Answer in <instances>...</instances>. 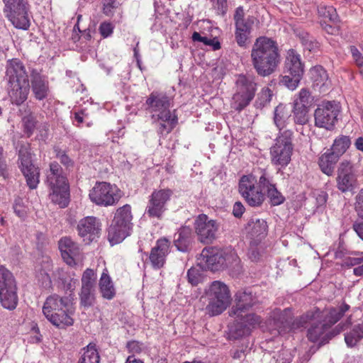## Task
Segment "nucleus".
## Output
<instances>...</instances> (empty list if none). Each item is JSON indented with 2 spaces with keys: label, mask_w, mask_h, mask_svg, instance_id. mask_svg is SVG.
<instances>
[{
  "label": "nucleus",
  "mask_w": 363,
  "mask_h": 363,
  "mask_svg": "<svg viewBox=\"0 0 363 363\" xmlns=\"http://www.w3.org/2000/svg\"><path fill=\"white\" fill-rule=\"evenodd\" d=\"M170 241L166 238H160L151 249L149 261L154 269H160L164 266L167 257L170 252Z\"/></svg>",
  "instance_id": "a211bd4d"
},
{
  "label": "nucleus",
  "mask_w": 363,
  "mask_h": 363,
  "mask_svg": "<svg viewBox=\"0 0 363 363\" xmlns=\"http://www.w3.org/2000/svg\"><path fill=\"white\" fill-rule=\"evenodd\" d=\"M321 312L319 309L316 308L314 311H310L305 314L297 317L294 319L291 318L290 331L305 328L306 324L310 321L316 320L320 318Z\"/></svg>",
  "instance_id": "473e14b6"
},
{
  "label": "nucleus",
  "mask_w": 363,
  "mask_h": 363,
  "mask_svg": "<svg viewBox=\"0 0 363 363\" xmlns=\"http://www.w3.org/2000/svg\"><path fill=\"white\" fill-rule=\"evenodd\" d=\"M291 317L292 314L289 308H286L284 311L279 308H275L270 314L273 326L277 330L279 334L290 332Z\"/></svg>",
  "instance_id": "b1692460"
},
{
  "label": "nucleus",
  "mask_w": 363,
  "mask_h": 363,
  "mask_svg": "<svg viewBox=\"0 0 363 363\" xmlns=\"http://www.w3.org/2000/svg\"><path fill=\"white\" fill-rule=\"evenodd\" d=\"M172 195L173 191L168 188L155 189L149 197L145 213L150 218L162 219Z\"/></svg>",
  "instance_id": "ddd939ff"
},
{
  "label": "nucleus",
  "mask_w": 363,
  "mask_h": 363,
  "mask_svg": "<svg viewBox=\"0 0 363 363\" xmlns=\"http://www.w3.org/2000/svg\"><path fill=\"white\" fill-rule=\"evenodd\" d=\"M147 110L150 112H158L157 118L161 121L170 119L171 112L169 110L170 99L164 94L152 92L146 100Z\"/></svg>",
  "instance_id": "f3484780"
},
{
  "label": "nucleus",
  "mask_w": 363,
  "mask_h": 363,
  "mask_svg": "<svg viewBox=\"0 0 363 363\" xmlns=\"http://www.w3.org/2000/svg\"><path fill=\"white\" fill-rule=\"evenodd\" d=\"M251 62L259 76L265 77L273 74L281 62L277 43L265 36L257 38L251 50Z\"/></svg>",
  "instance_id": "f03ea898"
},
{
  "label": "nucleus",
  "mask_w": 363,
  "mask_h": 363,
  "mask_svg": "<svg viewBox=\"0 0 363 363\" xmlns=\"http://www.w3.org/2000/svg\"><path fill=\"white\" fill-rule=\"evenodd\" d=\"M49 198L60 208L67 207L70 201L69 183H50Z\"/></svg>",
  "instance_id": "4be33fe9"
},
{
  "label": "nucleus",
  "mask_w": 363,
  "mask_h": 363,
  "mask_svg": "<svg viewBox=\"0 0 363 363\" xmlns=\"http://www.w3.org/2000/svg\"><path fill=\"white\" fill-rule=\"evenodd\" d=\"M303 45L309 51H314L318 48V43L308 33L303 35L301 38Z\"/></svg>",
  "instance_id": "3c124183"
},
{
  "label": "nucleus",
  "mask_w": 363,
  "mask_h": 363,
  "mask_svg": "<svg viewBox=\"0 0 363 363\" xmlns=\"http://www.w3.org/2000/svg\"><path fill=\"white\" fill-rule=\"evenodd\" d=\"M355 209L359 217H363V189L357 196Z\"/></svg>",
  "instance_id": "e2e57ef3"
},
{
  "label": "nucleus",
  "mask_w": 363,
  "mask_h": 363,
  "mask_svg": "<svg viewBox=\"0 0 363 363\" xmlns=\"http://www.w3.org/2000/svg\"><path fill=\"white\" fill-rule=\"evenodd\" d=\"M304 73V64L301 62V56L294 49H290L286 52L284 65V74L280 83L289 88L295 89Z\"/></svg>",
  "instance_id": "0eeeda50"
},
{
  "label": "nucleus",
  "mask_w": 363,
  "mask_h": 363,
  "mask_svg": "<svg viewBox=\"0 0 363 363\" xmlns=\"http://www.w3.org/2000/svg\"><path fill=\"white\" fill-rule=\"evenodd\" d=\"M264 183H239V191L251 206H260L265 196Z\"/></svg>",
  "instance_id": "dca6fc26"
},
{
  "label": "nucleus",
  "mask_w": 363,
  "mask_h": 363,
  "mask_svg": "<svg viewBox=\"0 0 363 363\" xmlns=\"http://www.w3.org/2000/svg\"><path fill=\"white\" fill-rule=\"evenodd\" d=\"M359 220L353 224V230L356 232L359 238L363 240V217H359Z\"/></svg>",
  "instance_id": "69168bd1"
},
{
  "label": "nucleus",
  "mask_w": 363,
  "mask_h": 363,
  "mask_svg": "<svg viewBox=\"0 0 363 363\" xmlns=\"http://www.w3.org/2000/svg\"><path fill=\"white\" fill-rule=\"evenodd\" d=\"M13 208L15 213L19 218H24L27 216V211L21 198L18 197L15 199Z\"/></svg>",
  "instance_id": "864d4df0"
},
{
  "label": "nucleus",
  "mask_w": 363,
  "mask_h": 363,
  "mask_svg": "<svg viewBox=\"0 0 363 363\" xmlns=\"http://www.w3.org/2000/svg\"><path fill=\"white\" fill-rule=\"evenodd\" d=\"M99 284L100 292L104 298L111 300L114 298L116 290L106 269L102 272Z\"/></svg>",
  "instance_id": "c85d7f7f"
},
{
  "label": "nucleus",
  "mask_w": 363,
  "mask_h": 363,
  "mask_svg": "<svg viewBox=\"0 0 363 363\" xmlns=\"http://www.w3.org/2000/svg\"><path fill=\"white\" fill-rule=\"evenodd\" d=\"M20 168L26 182H39V170L32 162L28 148L22 146L19 150Z\"/></svg>",
  "instance_id": "aec40b11"
},
{
  "label": "nucleus",
  "mask_w": 363,
  "mask_h": 363,
  "mask_svg": "<svg viewBox=\"0 0 363 363\" xmlns=\"http://www.w3.org/2000/svg\"><path fill=\"white\" fill-rule=\"evenodd\" d=\"M9 96L13 104H22L28 98L30 90L29 82L10 84Z\"/></svg>",
  "instance_id": "bb28decb"
},
{
  "label": "nucleus",
  "mask_w": 363,
  "mask_h": 363,
  "mask_svg": "<svg viewBox=\"0 0 363 363\" xmlns=\"http://www.w3.org/2000/svg\"><path fill=\"white\" fill-rule=\"evenodd\" d=\"M328 329L327 323H313L308 330L307 337L312 342L320 341L319 346L323 345L332 337L330 333H325Z\"/></svg>",
  "instance_id": "393cba45"
},
{
  "label": "nucleus",
  "mask_w": 363,
  "mask_h": 363,
  "mask_svg": "<svg viewBox=\"0 0 363 363\" xmlns=\"http://www.w3.org/2000/svg\"><path fill=\"white\" fill-rule=\"evenodd\" d=\"M248 233L251 238L256 241L261 240L267 235V222L263 219H252L248 223Z\"/></svg>",
  "instance_id": "2f4dec72"
},
{
  "label": "nucleus",
  "mask_w": 363,
  "mask_h": 363,
  "mask_svg": "<svg viewBox=\"0 0 363 363\" xmlns=\"http://www.w3.org/2000/svg\"><path fill=\"white\" fill-rule=\"evenodd\" d=\"M308 108L304 107H300L298 106H294V121L296 123L303 125L306 124L308 121Z\"/></svg>",
  "instance_id": "49530a36"
},
{
  "label": "nucleus",
  "mask_w": 363,
  "mask_h": 363,
  "mask_svg": "<svg viewBox=\"0 0 363 363\" xmlns=\"http://www.w3.org/2000/svg\"><path fill=\"white\" fill-rule=\"evenodd\" d=\"M272 93L268 88H263L257 95V99L255 101V106L257 108L264 107L272 99Z\"/></svg>",
  "instance_id": "a18cd8bd"
},
{
  "label": "nucleus",
  "mask_w": 363,
  "mask_h": 363,
  "mask_svg": "<svg viewBox=\"0 0 363 363\" xmlns=\"http://www.w3.org/2000/svg\"><path fill=\"white\" fill-rule=\"evenodd\" d=\"M99 30L101 36L107 38L112 34L113 26L111 23L103 22L101 23Z\"/></svg>",
  "instance_id": "13d9d810"
},
{
  "label": "nucleus",
  "mask_w": 363,
  "mask_h": 363,
  "mask_svg": "<svg viewBox=\"0 0 363 363\" xmlns=\"http://www.w3.org/2000/svg\"><path fill=\"white\" fill-rule=\"evenodd\" d=\"M350 308V306L344 303L341 306L336 308H331L325 316L324 323H327V326L330 328L335 324Z\"/></svg>",
  "instance_id": "f704fd0d"
},
{
  "label": "nucleus",
  "mask_w": 363,
  "mask_h": 363,
  "mask_svg": "<svg viewBox=\"0 0 363 363\" xmlns=\"http://www.w3.org/2000/svg\"><path fill=\"white\" fill-rule=\"evenodd\" d=\"M187 278L189 283L196 286L199 284L200 280L199 271L196 268H191L187 272Z\"/></svg>",
  "instance_id": "6e6d98bb"
},
{
  "label": "nucleus",
  "mask_w": 363,
  "mask_h": 363,
  "mask_svg": "<svg viewBox=\"0 0 363 363\" xmlns=\"http://www.w3.org/2000/svg\"><path fill=\"white\" fill-rule=\"evenodd\" d=\"M350 51L354 60L357 66H362L363 65V56L361 52L354 46L350 47Z\"/></svg>",
  "instance_id": "0e129e2a"
},
{
  "label": "nucleus",
  "mask_w": 363,
  "mask_h": 363,
  "mask_svg": "<svg viewBox=\"0 0 363 363\" xmlns=\"http://www.w3.org/2000/svg\"><path fill=\"white\" fill-rule=\"evenodd\" d=\"M363 262V257H347L344 260L343 265L350 267Z\"/></svg>",
  "instance_id": "338daca9"
},
{
  "label": "nucleus",
  "mask_w": 363,
  "mask_h": 363,
  "mask_svg": "<svg viewBox=\"0 0 363 363\" xmlns=\"http://www.w3.org/2000/svg\"><path fill=\"white\" fill-rule=\"evenodd\" d=\"M6 76L9 84L29 82L25 67L16 58L8 60Z\"/></svg>",
  "instance_id": "5701e85b"
},
{
  "label": "nucleus",
  "mask_w": 363,
  "mask_h": 363,
  "mask_svg": "<svg viewBox=\"0 0 363 363\" xmlns=\"http://www.w3.org/2000/svg\"><path fill=\"white\" fill-rule=\"evenodd\" d=\"M22 121L24 132L28 135V136H30L33 133L35 128L36 120L35 116L31 113L28 114L23 118Z\"/></svg>",
  "instance_id": "de8ad7c7"
},
{
  "label": "nucleus",
  "mask_w": 363,
  "mask_h": 363,
  "mask_svg": "<svg viewBox=\"0 0 363 363\" xmlns=\"http://www.w3.org/2000/svg\"><path fill=\"white\" fill-rule=\"evenodd\" d=\"M254 97L255 96L250 94H248L247 93L235 90L232 98L233 107L235 110L240 111L250 104Z\"/></svg>",
  "instance_id": "4c0bfd02"
},
{
  "label": "nucleus",
  "mask_w": 363,
  "mask_h": 363,
  "mask_svg": "<svg viewBox=\"0 0 363 363\" xmlns=\"http://www.w3.org/2000/svg\"><path fill=\"white\" fill-rule=\"evenodd\" d=\"M96 277L93 269H86L82 277V287L79 294L80 305L84 308L94 306Z\"/></svg>",
  "instance_id": "2eb2a0df"
},
{
  "label": "nucleus",
  "mask_w": 363,
  "mask_h": 363,
  "mask_svg": "<svg viewBox=\"0 0 363 363\" xmlns=\"http://www.w3.org/2000/svg\"><path fill=\"white\" fill-rule=\"evenodd\" d=\"M293 132L284 130L279 133L275 143L270 148L272 163L281 167L286 166L291 161L294 150Z\"/></svg>",
  "instance_id": "6e6552de"
},
{
  "label": "nucleus",
  "mask_w": 363,
  "mask_h": 363,
  "mask_svg": "<svg viewBox=\"0 0 363 363\" xmlns=\"http://www.w3.org/2000/svg\"><path fill=\"white\" fill-rule=\"evenodd\" d=\"M339 159V157L331 152L323 154L319 158V166L321 171L328 176L332 175Z\"/></svg>",
  "instance_id": "72a5a7b5"
},
{
  "label": "nucleus",
  "mask_w": 363,
  "mask_h": 363,
  "mask_svg": "<svg viewBox=\"0 0 363 363\" xmlns=\"http://www.w3.org/2000/svg\"><path fill=\"white\" fill-rule=\"evenodd\" d=\"M355 179L352 165L349 161H342L337 169V182H352Z\"/></svg>",
  "instance_id": "ea45409f"
},
{
  "label": "nucleus",
  "mask_w": 363,
  "mask_h": 363,
  "mask_svg": "<svg viewBox=\"0 0 363 363\" xmlns=\"http://www.w3.org/2000/svg\"><path fill=\"white\" fill-rule=\"evenodd\" d=\"M318 11L320 16H322L325 19H328L332 23L338 22V16L334 7L320 6Z\"/></svg>",
  "instance_id": "c03bdc74"
},
{
  "label": "nucleus",
  "mask_w": 363,
  "mask_h": 363,
  "mask_svg": "<svg viewBox=\"0 0 363 363\" xmlns=\"http://www.w3.org/2000/svg\"><path fill=\"white\" fill-rule=\"evenodd\" d=\"M235 90L255 96L257 90L255 77L252 75H238L235 81Z\"/></svg>",
  "instance_id": "cd10ccee"
},
{
  "label": "nucleus",
  "mask_w": 363,
  "mask_h": 363,
  "mask_svg": "<svg viewBox=\"0 0 363 363\" xmlns=\"http://www.w3.org/2000/svg\"><path fill=\"white\" fill-rule=\"evenodd\" d=\"M50 169L52 174L55 177L56 182H57V180L60 178L64 179V177L62 176V169L57 162H54L50 163Z\"/></svg>",
  "instance_id": "680f3d73"
},
{
  "label": "nucleus",
  "mask_w": 363,
  "mask_h": 363,
  "mask_svg": "<svg viewBox=\"0 0 363 363\" xmlns=\"http://www.w3.org/2000/svg\"><path fill=\"white\" fill-rule=\"evenodd\" d=\"M194 227L199 241L203 244H211L216 238L219 224L207 215L200 214L195 219Z\"/></svg>",
  "instance_id": "4468645a"
},
{
  "label": "nucleus",
  "mask_w": 363,
  "mask_h": 363,
  "mask_svg": "<svg viewBox=\"0 0 363 363\" xmlns=\"http://www.w3.org/2000/svg\"><path fill=\"white\" fill-rule=\"evenodd\" d=\"M233 19L235 21V28L251 33L252 28L255 22V17L248 16L247 18H245L244 9L242 6H239L236 9Z\"/></svg>",
  "instance_id": "7c9ffc66"
},
{
  "label": "nucleus",
  "mask_w": 363,
  "mask_h": 363,
  "mask_svg": "<svg viewBox=\"0 0 363 363\" xmlns=\"http://www.w3.org/2000/svg\"><path fill=\"white\" fill-rule=\"evenodd\" d=\"M162 121L163 123H160L159 128L160 133L162 134L164 131H166L167 133H169L176 125L177 123V117L175 115L170 114V119Z\"/></svg>",
  "instance_id": "8fccbe9b"
},
{
  "label": "nucleus",
  "mask_w": 363,
  "mask_h": 363,
  "mask_svg": "<svg viewBox=\"0 0 363 363\" xmlns=\"http://www.w3.org/2000/svg\"><path fill=\"white\" fill-rule=\"evenodd\" d=\"M337 189L342 193H350L352 195L354 193L356 186L353 183H337Z\"/></svg>",
  "instance_id": "bf43d9fd"
},
{
  "label": "nucleus",
  "mask_w": 363,
  "mask_h": 363,
  "mask_svg": "<svg viewBox=\"0 0 363 363\" xmlns=\"http://www.w3.org/2000/svg\"><path fill=\"white\" fill-rule=\"evenodd\" d=\"M123 195V191L114 183H96L89 196L96 205L108 206L116 204Z\"/></svg>",
  "instance_id": "f8f14e48"
},
{
  "label": "nucleus",
  "mask_w": 363,
  "mask_h": 363,
  "mask_svg": "<svg viewBox=\"0 0 363 363\" xmlns=\"http://www.w3.org/2000/svg\"><path fill=\"white\" fill-rule=\"evenodd\" d=\"M363 338V322L355 325L345 335V340L348 347H352Z\"/></svg>",
  "instance_id": "a19ab883"
},
{
  "label": "nucleus",
  "mask_w": 363,
  "mask_h": 363,
  "mask_svg": "<svg viewBox=\"0 0 363 363\" xmlns=\"http://www.w3.org/2000/svg\"><path fill=\"white\" fill-rule=\"evenodd\" d=\"M9 179L8 166L6 157L4 154V150L0 147V179L6 180Z\"/></svg>",
  "instance_id": "5fc2aeb1"
},
{
  "label": "nucleus",
  "mask_w": 363,
  "mask_h": 363,
  "mask_svg": "<svg viewBox=\"0 0 363 363\" xmlns=\"http://www.w3.org/2000/svg\"><path fill=\"white\" fill-rule=\"evenodd\" d=\"M311 78L320 91H326L330 86V81L326 71L321 66H315L311 71Z\"/></svg>",
  "instance_id": "c756f323"
},
{
  "label": "nucleus",
  "mask_w": 363,
  "mask_h": 363,
  "mask_svg": "<svg viewBox=\"0 0 363 363\" xmlns=\"http://www.w3.org/2000/svg\"><path fill=\"white\" fill-rule=\"evenodd\" d=\"M71 306L72 303L67 296L52 294L46 298L43 313L53 325L58 328H65L74 323Z\"/></svg>",
  "instance_id": "7ed1b4c3"
},
{
  "label": "nucleus",
  "mask_w": 363,
  "mask_h": 363,
  "mask_svg": "<svg viewBox=\"0 0 363 363\" xmlns=\"http://www.w3.org/2000/svg\"><path fill=\"white\" fill-rule=\"evenodd\" d=\"M59 249L63 260L69 266L76 264L80 255L79 245L69 237H63L58 242Z\"/></svg>",
  "instance_id": "412c9836"
},
{
  "label": "nucleus",
  "mask_w": 363,
  "mask_h": 363,
  "mask_svg": "<svg viewBox=\"0 0 363 363\" xmlns=\"http://www.w3.org/2000/svg\"><path fill=\"white\" fill-rule=\"evenodd\" d=\"M55 152H56V157L60 160L62 164L67 167L73 166V162L64 152L58 148H55Z\"/></svg>",
  "instance_id": "4d7b16f0"
},
{
  "label": "nucleus",
  "mask_w": 363,
  "mask_h": 363,
  "mask_svg": "<svg viewBox=\"0 0 363 363\" xmlns=\"http://www.w3.org/2000/svg\"><path fill=\"white\" fill-rule=\"evenodd\" d=\"M351 140L350 137L342 135L334 140L331 148L328 150V151H330L340 157L349 148Z\"/></svg>",
  "instance_id": "58836bf2"
},
{
  "label": "nucleus",
  "mask_w": 363,
  "mask_h": 363,
  "mask_svg": "<svg viewBox=\"0 0 363 363\" xmlns=\"http://www.w3.org/2000/svg\"><path fill=\"white\" fill-rule=\"evenodd\" d=\"M203 302H207L206 313L215 316L223 313L228 306L230 300V291L228 286L219 281L212 282L206 295L201 297Z\"/></svg>",
  "instance_id": "20e7f679"
},
{
  "label": "nucleus",
  "mask_w": 363,
  "mask_h": 363,
  "mask_svg": "<svg viewBox=\"0 0 363 363\" xmlns=\"http://www.w3.org/2000/svg\"><path fill=\"white\" fill-rule=\"evenodd\" d=\"M245 212V207L240 201L235 203L233 208V214L236 218H240Z\"/></svg>",
  "instance_id": "774afa93"
},
{
  "label": "nucleus",
  "mask_w": 363,
  "mask_h": 363,
  "mask_svg": "<svg viewBox=\"0 0 363 363\" xmlns=\"http://www.w3.org/2000/svg\"><path fill=\"white\" fill-rule=\"evenodd\" d=\"M250 32L242 30L238 28H235V38L236 43L240 47H245L249 40Z\"/></svg>",
  "instance_id": "603ef678"
},
{
  "label": "nucleus",
  "mask_w": 363,
  "mask_h": 363,
  "mask_svg": "<svg viewBox=\"0 0 363 363\" xmlns=\"http://www.w3.org/2000/svg\"><path fill=\"white\" fill-rule=\"evenodd\" d=\"M201 257L202 261L211 271H218L233 264L236 265L239 262L238 255L231 247H205L201 253Z\"/></svg>",
  "instance_id": "423d86ee"
},
{
  "label": "nucleus",
  "mask_w": 363,
  "mask_h": 363,
  "mask_svg": "<svg viewBox=\"0 0 363 363\" xmlns=\"http://www.w3.org/2000/svg\"><path fill=\"white\" fill-rule=\"evenodd\" d=\"M131 206L125 204L118 208L108 229V240L113 245L121 242L130 235L133 227Z\"/></svg>",
  "instance_id": "39448f33"
},
{
  "label": "nucleus",
  "mask_w": 363,
  "mask_h": 363,
  "mask_svg": "<svg viewBox=\"0 0 363 363\" xmlns=\"http://www.w3.org/2000/svg\"><path fill=\"white\" fill-rule=\"evenodd\" d=\"M259 303L258 298L251 289L238 290L235 294V304L232 306L230 315L234 316L236 325L235 337L250 334V328H255L261 323V318L250 310Z\"/></svg>",
  "instance_id": "f257e3e1"
},
{
  "label": "nucleus",
  "mask_w": 363,
  "mask_h": 363,
  "mask_svg": "<svg viewBox=\"0 0 363 363\" xmlns=\"http://www.w3.org/2000/svg\"><path fill=\"white\" fill-rule=\"evenodd\" d=\"M77 229L84 241L89 243L99 237L101 223L96 217L87 216L79 221Z\"/></svg>",
  "instance_id": "6ab92c4d"
},
{
  "label": "nucleus",
  "mask_w": 363,
  "mask_h": 363,
  "mask_svg": "<svg viewBox=\"0 0 363 363\" xmlns=\"http://www.w3.org/2000/svg\"><path fill=\"white\" fill-rule=\"evenodd\" d=\"M17 286L13 274L0 266V302L8 310H13L18 304Z\"/></svg>",
  "instance_id": "1a4fd4ad"
},
{
  "label": "nucleus",
  "mask_w": 363,
  "mask_h": 363,
  "mask_svg": "<svg viewBox=\"0 0 363 363\" xmlns=\"http://www.w3.org/2000/svg\"><path fill=\"white\" fill-rule=\"evenodd\" d=\"M31 84L33 92L37 99L43 100L47 96L48 86L40 75H33L31 79Z\"/></svg>",
  "instance_id": "c9c22d12"
},
{
  "label": "nucleus",
  "mask_w": 363,
  "mask_h": 363,
  "mask_svg": "<svg viewBox=\"0 0 363 363\" xmlns=\"http://www.w3.org/2000/svg\"><path fill=\"white\" fill-rule=\"evenodd\" d=\"M287 118V113L284 112V108L281 106H277L274 111V121L277 127L281 131V129L284 126L285 120Z\"/></svg>",
  "instance_id": "09e8293b"
},
{
  "label": "nucleus",
  "mask_w": 363,
  "mask_h": 363,
  "mask_svg": "<svg viewBox=\"0 0 363 363\" xmlns=\"http://www.w3.org/2000/svg\"><path fill=\"white\" fill-rule=\"evenodd\" d=\"M313 102V97L307 89L299 91L298 97L294 101V105L308 108Z\"/></svg>",
  "instance_id": "79ce46f5"
},
{
  "label": "nucleus",
  "mask_w": 363,
  "mask_h": 363,
  "mask_svg": "<svg viewBox=\"0 0 363 363\" xmlns=\"http://www.w3.org/2000/svg\"><path fill=\"white\" fill-rule=\"evenodd\" d=\"M116 0H104V13L106 16H110L113 13V9L117 7Z\"/></svg>",
  "instance_id": "052dcab7"
},
{
  "label": "nucleus",
  "mask_w": 363,
  "mask_h": 363,
  "mask_svg": "<svg viewBox=\"0 0 363 363\" xmlns=\"http://www.w3.org/2000/svg\"><path fill=\"white\" fill-rule=\"evenodd\" d=\"M100 356L94 343H89L82 349V353L77 363H99Z\"/></svg>",
  "instance_id": "e433bc0d"
},
{
  "label": "nucleus",
  "mask_w": 363,
  "mask_h": 363,
  "mask_svg": "<svg viewBox=\"0 0 363 363\" xmlns=\"http://www.w3.org/2000/svg\"><path fill=\"white\" fill-rule=\"evenodd\" d=\"M267 190V197L272 206H278L284 202V196L275 188L274 184H270Z\"/></svg>",
  "instance_id": "37998d69"
},
{
  "label": "nucleus",
  "mask_w": 363,
  "mask_h": 363,
  "mask_svg": "<svg viewBox=\"0 0 363 363\" xmlns=\"http://www.w3.org/2000/svg\"><path fill=\"white\" fill-rule=\"evenodd\" d=\"M173 242L180 252H186L190 250L194 242L191 228L187 226L180 228L174 234Z\"/></svg>",
  "instance_id": "a878e982"
},
{
  "label": "nucleus",
  "mask_w": 363,
  "mask_h": 363,
  "mask_svg": "<svg viewBox=\"0 0 363 363\" xmlns=\"http://www.w3.org/2000/svg\"><path fill=\"white\" fill-rule=\"evenodd\" d=\"M341 111L339 103L335 101H323L314 112L315 125L327 130H333L337 122Z\"/></svg>",
  "instance_id": "9b49d317"
},
{
  "label": "nucleus",
  "mask_w": 363,
  "mask_h": 363,
  "mask_svg": "<svg viewBox=\"0 0 363 363\" xmlns=\"http://www.w3.org/2000/svg\"><path fill=\"white\" fill-rule=\"evenodd\" d=\"M4 13L12 24L18 29L30 27L29 6L25 0H3Z\"/></svg>",
  "instance_id": "9d476101"
}]
</instances>
